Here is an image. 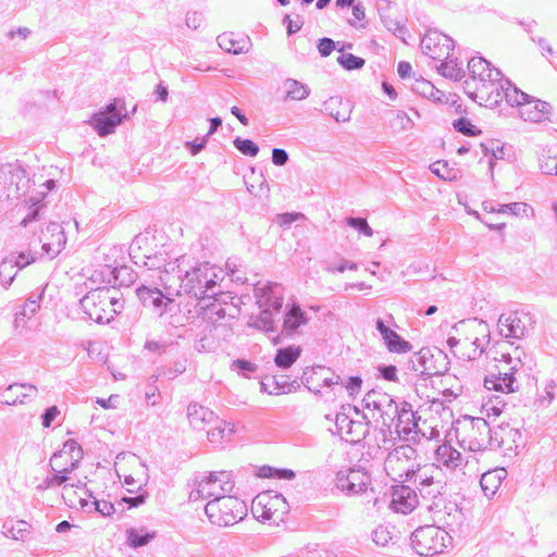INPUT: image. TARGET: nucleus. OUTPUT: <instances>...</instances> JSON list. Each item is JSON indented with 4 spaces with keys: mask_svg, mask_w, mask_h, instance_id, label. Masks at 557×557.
<instances>
[{
    "mask_svg": "<svg viewBox=\"0 0 557 557\" xmlns=\"http://www.w3.org/2000/svg\"><path fill=\"white\" fill-rule=\"evenodd\" d=\"M218 44L222 49L234 54L247 52L251 46L249 37L238 29L223 32L218 37Z\"/></svg>",
    "mask_w": 557,
    "mask_h": 557,
    "instance_id": "c85d7f7f",
    "label": "nucleus"
},
{
    "mask_svg": "<svg viewBox=\"0 0 557 557\" xmlns=\"http://www.w3.org/2000/svg\"><path fill=\"white\" fill-rule=\"evenodd\" d=\"M136 295L141 305L151 310L158 318L178 311L175 299L170 294H164L158 287L141 285L136 288Z\"/></svg>",
    "mask_w": 557,
    "mask_h": 557,
    "instance_id": "f8f14e48",
    "label": "nucleus"
},
{
    "mask_svg": "<svg viewBox=\"0 0 557 557\" xmlns=\"http://www.w3.org/2000/svg\"><path fill=\"white\" fill-rule=\"evenodd\" d=\"M310 318L298 302L293 300L285 305L283 311V323L281 325V336L293 338L300 334V327L309 323Z\"/></svg>",
    "mask_w": 557,
    "mask_h": 557,
    "instance_id": "a211bd4d",
    "label": "nucleus"
},
{
    "mask_svg": "<svg viewBox=\"0 0 557 557\" xmlns=\"http://www.w3.org/2000/svg\"><path fill=\"white\" fill-rule=\"evenodd\" d=\"M412 90L434 102H442L445 99V94L423 77H418L414 79Z\"/></svg>",
    "mask_w": 557,
    "mask_h": 557,
    "instance_id": "a19ab883",
    "label": "nucleus"
},
{
    "mask_svg": "<svg viewBox=\"0 0 557 557\" xmlns=\"http://www.w3.org/2000/svg\"><path fill=\"white\" fill-rule=\"evenodd\" d=\"M411 547L420 556H433L443 553L451 543V536L440 527L423 525L410 536Z\"/></svg>",
    "mask_w": 557,
    "mask_h": 557,
    "instance_id": "423d86ee",
    "label": "nucleus"
},
{
    "mask_svg": "<svg viewBox=\"0 0 557 557\" xmlns=\"http://www.w3.org/2000/svg\"><path fill=\"white\" fill-rule=\"evenodd\" d=\"M339 384L346 388L350 397H355L361 391L362 379L359 375L349 376L346 382L341 380Z\"/></svg>",
    "mask_w": 557,
    "mask_h": 557,
    "instance_id": "052dcab7",
    "label": "nucleus"
},
{
    "mask_svg": "<svg viewBox=\"0 0 557 557\" xmlns=\"http://www.w3.org/2000/svg\"><path fill=\"white\" fill-rule=\"evenodd\" d=\"M187 418L195 431H206L214 421H218V416L212 410L198 403L188 405Z\"/></svg>",
    "mask_w": 557,
    "mask_h": 557,
    "instance_id": "c756f323",
    "label": "nucleus"
},
{
    "mask_svg": "<svg viewBox=\"0 0 557 557\" xmlns=\"http://www.w3.org/2000/svg\"><path fill=\"white\" fill-rule=\"evenodd\" d=\"M425 357L428 359L423 360L424 366H422L423 370H421V380L425 381L429 377L435 375H444L449 370V358L446 352L438 348H430L425 347Z\"/></svg>",
    "mask_w": 557,
    "mask_h": 557,
    "instance_id": "5701e85b",
    "label": "nucleus"
},
{
    "mask_svg": "<svg viewBox=\"0 0 557 557\" xmlns=\"http://www.w3.org/2000/svg\"><path fill=\"white\" fill-rule=\"evenodd\" d=\"M470 78L466 83L467 95L480 106L494 107L503 100L505 81L502 73L481 57L469 62Z\"/></svg>",
    "mask_w": 557,
    "mask_h": 557,
    "instance_id": "f257e3e1",
    "label": "nucleus"
},
{
    "mask_svg": "<svg viewBox=\"0 0 557 557\" xmlns=\"http://www.w3.org/2000/svg\"><path fill=\"white\" fill-rule=\"evenodd\" d=\"M419 504L416 490L408 485L399 484L393 486L391 507L401 513L411 512Z\"/></svg>",
    "mask_w": 557,
    "mask_h": 557,
    "instance_id": "a878e982",
    "label": "nucleus"
},
{
    "mask_svg": "<svg viewBox=\"0 0 557 557\" xmlns=\"http://www.w3.org/2000/svg\"><path fill=\"white\" fill-rule=\"evenodd\" d=\"M370 483L369 473L361 468H349L336 473V487L347 496L366 492Z\"/></svg>",
    "mask_w": 557,
    "mask_h": 557,
    "instance_id": "dca6fc26",
    "label": "nucleus"
},
{
    "mask_svg": "<svg viewBox=\"0 0 557 557\" xmlns=\"http://www.w3.org/2000/svg\"><path fill=\"white\" fill-rule=\"evenodd\" d=\"M42 290L40 293H32L23 305L16 308L14 314V326L25 327L27 319H30L40 308V300Z\"/></svg>",
    "mask_w": 557,
    "mask_h": 557,
    "instance_id": "473e14b6",
    "label": "nucleus"
},
{
    "mask_svg": "<svg viewBox=\"0 0 557 557\" xmlns=\"http://www.w3.org/2000/svg\"><path fill=\"white\" fill-rule=\"evenodd\" d=\"M230 296L223 293V296H214L211 297L210 300L202 301L203 306L201 307L205 312L203 317L211 323H216L219 320H222L226 315V311L223 308V304H227Z\"/></svg>",
    "mask_w": 557,
    "mask_h": 557,
    "instance_id": "f704fd0d",
    "label": "nucleus"
},
{
    "mask_svg": "<svg viewBox=\"0 0 557 557\" xmlns=\"http://www.w3.org/2000/svg\"><path fill=\"white\" fill-rule=\"evenodd\" d=\"M284 91H285V99L289 100H302L308 96V89L307 87L295 81V79H286L284 83Z\"/></svg>",
    "mask_w": 557,
    "mask_h": 557,
    "instance_id": "c03bdc74",
    "label": "nucleus"
},
{
    "mask_svg": "<svg viewBox=\"0 0 557 557\" xmlns=\"http://www.w3.org/2000/svg\"><path fill=\"white\" fill-rule=\"evenodd\" d=\"M366 10L363 7L357 4L352 7V17L349 20V24L355 27H363L366 23Z\"/></svg>",
    "mask_w": 557,
    "mask_h": 557,
    "instance_id": "0e129e2a",
    "label": "nucleus"
},
{
    "mask_svg": "<svg viewBox=\"0 0 557 557\" xmlns=\"http://www.w3.org/2000/svg\"><path fill=\"white\" fill-rule=\"evenodd\" d=\"M233 488L234 482L230 472L213 471L197 481V487L190 492L189 498L191 500L199 498L218 499V497L231 493Z\"/></svg>",
    "mask_w": 557,
    "mask_h": 557,
    "instance_id": "9d476101",
    "label": "nucleus"
},
{
    "mask_svg": "<svg viewBox=\"0 0 557 557\" xmlns=\"http://www.w3.org/2000/svg\"><path fill=\"white\" fill-rule=\"evenodd\" d=\"M440 476H442V473L438 467L434 465H425L421 467L418 465L410 474V481L414 483L416 488L420 493V488L430 486L431 483Z\"/></svg>",
    "mask_w": 557,
    "mask_h": 557,
    "instance_id": "72a5a7b5",
    "label": "nucleus"
},
{
    "mask_svg": "<svg viewBox=\"0 0 557 557\" xmlns=\"http://www.w3.org/2000/svg\"><path fill=\"white\" fill-rule=\"evenodd\" d=\"M60 246H28L17 257L5 258L0 263V283L8 288L16 273L15 268L23 269L34 262L51 261L61 253Z\"/></svg>",
    "mask_w": 557,
    "mask_h": 557,
    "instance_id": "7ed1b4c3",
    "label": "nucleus"
},
{
    "mask_svg": "<svg viewBox=\"0 0 557 557\" xmlns=\"http://www.w3.org/2000/svg\"><path fill=\"white\" fill-rule=\"evenodd\" d=\"M425 354H428V351H425V347H423L414 352L406 363V369L414 373L419 379H421V370H423L422 366H424L423 360L428 359Z\"/></svg>",
    "mask_w": 557,
    "mask_h": 557,
    "instance_id": "09e8293b",
    "label": "nucleus"
},
{
    "mask_svg": "<svg viewBox=\"0 0 557 557\" xmlns=\"http://www.w3.org/2000/svg\"><path fill=\"white\" fill-rule=\"evenodd\" d=\"M276 283H268L263 287H256L255 294L260 312L256 318L253 325L264 332H274V313L278 312V296L275 289Z\"/></svg>",
    "mask_w": 557,
    "mask_h": 557,
    "instance_id": "1a4fd4ad",
    "label": "nucleus"
},
{
    "mask_svg": "<svg viewBox=\"0 0 557 557\" xmlns=\"http://www.w3.org/2000/svg\"><path fill=\"white\" fill-rule=\"evenodd\" d=\"M550 112L548 102L532 97L519 114L524 121L541 123L548 120Z\"/></svg>",
    "mask_w": 557,
    "mask_h": 557,
    "instance_id": "7c9ffc66",
    "label": "nucleus"
},
{
    "mask_svg": "<svg viewBox=\"0 0 557 557\" xmlns=\"http://www.w3.org/2000/svg\"><path fill=\"white\" fill-rule=\"evenodd\" d=\"M391 127L394 133H403L412 129L413 121L406 112H398L391 120Z\"/></svg>",
    "mask_w": 557,
    "mask_h": 557,
    "instance_id": "de8ad7c7",
    "label": "nucleus"
},
{
    "mask_svg": "<svg viewBox=\"0 0 557 557\" xmlns=\"http://www.w3.org/2000/svg\"><path fill=\"white\" fill-rule=\"evenodd\" d=\"M116 100L107 107V110L94 116V126L99 135L104 136L110 134L113 128L121 123L122 117L116 110Z\"/></svg>",
    "mask_w": 557,
    "mask_h": 557,
    "instance_id": "2f4dec72",
    "label": "nucleus"
},
{
    "mask_svg": "<svg viewBox=\"0 0 557 557\" xmlns=\"http://www.w3.org/2000/svg\"><path fill=\"white\" fill-rule=\"evenodd\" d=\"M205 512L212 524L230 527L244 519L247 515V506L238 497L223 495L218 499L209 500Z\"/></svg>",
    "mask_w": 557,
    "mask_h": 557,
    "instance_id": "39448f33",
    "label": "nucleus"
},
{
    "mask_svg": "<svg viewBox=\"0 0 557 557\" xmlns=\"http://www.w3.org/2000/svg\"><path fill=\"white\" fill-rule=\"evenodd\" d=\"M51 173L39 174L33 181V189L30 190L29 200L36 205L41 202L47 194L55 187V181L50 176Z\"/></svg>",
    "mask_w": 557,
    "mask_h": 557,
    "instance_id": "c9c22d12",
    "label": "nucleus"
},
{
    "mask_svg": "<svg viewBox=\"0 0 557 557\" xmlns=\"http://www.w3.org/2000/svg\"><path fill=\"white\" fill-rule=\"evenodd\" d=\"M156 531H148L146 528H131L126 530V543L131 548H139L149 544L156 539Z\"/></svg>",
    "mask_w": 557,
    "mask_h": 557,
    "instance_id": "58836bf2",
    "label": "nucleus"
},
{
    "mask_svg": "<svg viewBox=\"0 0 557 557\" xmlns=\"http://www.w3.org/2000/svg\"><path fill=\"white\" fill-rule=\"evenodd\" d=\"M516 367H511L509 372H491L484 377V387L488 391H496L502 393H513L518 391L519 385L515 376Z\"/></svg>",
    "mask_w": 557,
    "mask_h": 557,
    "instance_id": "393cba45",
    "label": "nucleus"
},
{
    "mask_svg": "<svg viewBox=\"0 0 557 557\" xmlns=\"http://www.w3.org/2000/svg\"><path fill=\"white\" fill-rule=\"evenodd\" d=\"M395 419V431L400 438L409 441L414 440L418 436V422L420 420V416H418L413 410L410 403H399Z\"/></svg>",
    "mask_w": 557,
    "mask_h": 557,
    "instance_id": "6ab92c4d",
    "label": "nucleus"
},
{
    "mask_svg": "<svg viewBox=\"0 0 557 557\" xmlns=\"http://www.w3.org/2000/svg\"><path fill=\"white\" fill-rule=\"evenodd\" d=\"M212 424L214 425L207 429L206 432L209 442L215 446L220 445L226 436H230L234 432L232 428L226 429V422L219 418L218 421H214Z\"/></svg>",
    "mask_w": 557,
    "mask_h": 557,
    "instance_id": "37998d69",
    "label": "nucleus"
},
{
    "mask_svg": "<svg viewBox=\"0 0 557 557\" xmlns=\"http://www.w3.org/2000/svg\"><path fill=\"white\" fill-rule=\"evenodd\" d=\"M525 444L524 437L518 428L509 423H500L492 431V450L503 449L507 456L518 455Z\"/></svg>",
    "mask_w": 557,
    "mask_h": 557,
    "instance_id": "4468645a",
    "label": "nucleus"
},
{
    "mask_svg": "<svg viewBox=\"0 0 557 557\" xmlns=\"http://www.w3.org/2000/svg\"><path fill=\"white\" fill-rule=\"evenodd\" d=\"M492 431L485 419L467 417L456 429V436L463 449L473 453L492 450Z\"/></svg>",
    "mask_w": 557,
    "mask_h": 557,
    "instance_id": "20e7f679",
    "label": "nucleus"
},
{
    "mask_svg": "<svg viewBox=\"0 0 557 557\" xmlns=\"http://www.w3.org/2000/svg\"><path fill=\"white\" fill-rule=\"evenodd\" d=\"M69 480V476L62 471H57L52 476H47L44 482L37 486L38 490H48L53 486H60Z\"/></svg>",
    "mask_w": 557,
    "mask_h": 557,
    "instance_id": "13d9d810",
    "label": "nucleus"
},
{
    "mask_svg": "<svg viewBox=\"0 0 557 557\" xmlns=\"http://www.w3.org/2000/svg\"><path fill=\"white\" fill-rule=\"evenodd\" d=\"M482 211L485 223L491 227L499 228L511 218L528 219V212L532 210L524 202L500 205L498 208L492 202H484Z\"/></svg>",
    "mask_w": 557,
    "mask_h": 557,
    "instance_id": "ddd939ff",
    "label": "nucleus"
},
{
    "mask_svg": "<svg viewBox=\"0 0 557 557\" xmlns=\"http://www.w3.org/2000/svg\"><path fill=\"white\" fill-rule=\"evenodd\" d=\"M503 98H505L510 106L517 107L520 113L532 97L513 86L510 82L505 81Z\"/></svg>",
    "mask_w": 557,
    "mask_h": 557,
    "instance_id": "79ce46f5",
    "label": "nucleus"
},
{
    "mask_svg": "<svg viewBox=\"0 0 557 557\" xmlns=\"http://www.w3.org/2000/svg\"><path fill=\"white\" fill-rule=\"evenodd\" d=\"M301 347L289 345L281 348V370L290 368L301 355Z\"/></svg>",
    "mask_w": 557,
    "mask_h": 557,
    "instance_id": "49530a36",
    "label": "nucleus"
},
{
    "mask_svg": "<svg viewBox=\"0 0 557 557\" xmlns=\"http://www.w3.org/2000/svg\"><path fill=\"white\" fill-rule=\"evenodd\" d=\"M301 383L312 393H321L322 387L339 385L341 376L324 366L306 368L301 376Z\"/></svg>",
    "mask_w": 557,
    "mask_h": 557,
    "instance_id": "f3484780",
    "label": "nucleus"
},
{
    "mask_svg": "<svg viewBox=\"0 0 557 557\" xmlns=\"http://www.w3.org/2000/svg\"><path fill=\"white\" fill-rule=\"evenodd\" d=\"M362 404L364 408L376 411L383 424L394 422L399 406L392 395L376 389L368 392L362 399Z\"/></svg>",
    "mask_w": 557,
    "mask_h": 557,
    "instance_id": "2eb2a0df",
    "label": "nucleus"
},
{
    "mask_svg": "<svg viewBox=\"0 0 557 557\" xmlns=\"http://www.w3.org/2000/svg\"><path fill=\"white\" fill-rule=\"evenodd\" d=\"M422 48L426 55L433 60H447L454 49V42L447 35L432 30L424 35Z\"/></svg>",
    "mask_w": 557,
    "mask_h": 557,
    "instance_id": "aec40b11",
    "label": "nucleus"
},
{
    "mask_svg": "<svg viewBox=\"0 0 557 557\" xmlns=\"http://www.w3.org/2000/svg\"><path fill=\"white\" fill-rule=\"evenodd\" d=\"M260 391L269 395H278V380L276 375L263 377L260 382Z\"/></svg>",
    "mask_w": 557,
    "mask_h": 557,
    "instance_id": "680f3d73",
    "label": "nucleus"
},
{
    "mask_svg": "<svg viewBox=\"0 0 557 557\" xmlns=\"http://www.w3.org/2000/svg\"><path fill=\"white\" fill-rule=\"evenodd\" d=\"M339 54L337 57V62L347 70H356L360 69L364 64V60L361 58H358L349 52H346L344 50L338 51Z\"/></svg>",
    "mask_w": 557,
    "mask_h": 557,
    "instance_id": "8fccbe9b",
    "label": "nucleus"
},
{
    "mask_svg": "<svg viewBox=\"0 0 557 557\" xmlns=\"http://www.w3.org/2000/svg\"><path fill=\"white\" fill-rule=\"evenodd\" d=\"M436 459L449 469H456L462 465L461 454L449 444H442L437 447Z\"/></svg>",
    "mask_w": 557,
    "mask_h": 557,
    "instance_id": "4c0bfd02",
    "label": "nucleus"
},
{
    "mask_svg": "<svg viewBox=\"0 0 557 557\" xmlns=\"http://www.w3.org/2000/svg\"><path fill=\"white\" fill-rule=\"evenodd\" d=\"M417 450L411 445H400L388 453L384 461V470L395 482L410 481V474L419 463L417 460Z\"/></svg>",
    "mask_w": 557,
    "mask_h": 557,
    "instance_id": "0eeeda50",
    "label": "nucleus"
},
{
    "mask_svg": "<svg viewBox=\"0 0 557 557\" xmlns=\"http://www.w3.org/2000/svg\"><path fill=\"white\" fill-rule=\"evenodd\" d=\"M32 533V525L24 520L7 521L3 524V534L15 541H27Z\"/></svg>",
    "mask_w": 557,
    "mask_h": 557,
    "instance_id": "ea45409f",
    "label": "nucleus"
},
{
    "mask_svg": "<svg viewBox=\"0 0 557 557\" xmlns=\"http://www.w3.org/2000/svg\"><path fill=\"white\" fill-rule=\"evenodd\" d=\"M446 491V483L442 480V476L437 478L428 487L420 488V496L425 503V508L430 511L441 512L442 509L447 510L448 507L445 505L444 493ZM456 505H450L449 510Z\"/></svg>",
    "mask_w": 557,
    "mask_h": 557,
    "instance_id": "b1692460",
    "label": "nucleus"
},
{
    "mask_svg": "<svg viewBox=\"0 0 557 557\" xmlns=\"http://www.w3.org/2000/svg\"><path fill=\"white\" fill-rule=\"evenodd\" d=\"M393 532L388 525H379L372 532V540L379 546H386L393 541Z\"/></svg>",
    "mask_w": 557,
    "mask_h": 557,
    "instance_id": "3c124183",
    "label": "nucleus"
},
{
    "mask_svg": "<svg viewBox=\"0 0 557 557\" xmlns=\"http://www.w3.org/2000/svg\"><path fill=\"white\" fill-rule=\"evenodd\" d=\"M234 146L245 156L255 157L259 148L258 146L250 139L237 137L234 140Z\"/></svg>",
    "mask_w": 557,
    "mask_h": 557,
    "instance_id": "4d7b16f0",
    "label": "nucleus"
},
{
    "mask_svg": "<svg viewBox=\"0 0 557 557\" xmlns=\"http://www.w3.org/2000/svg\"><path fill=\"white\" fill-rule=\"evenodd\" d=\"M222 271L211 265L209 262H201L185 271L182 278V288L190 297L199 301L210 300L214 296H223V292L218 284Z\"/></svg>",
    "mask_w": 557,
    "mask_h": 557,
    "instance_id": "f03ea898",
    "label": "nucleus"
},
{
    "mask_svg": "<svg viewBox=\"0 0 557 557\" xmlns=\"http://www.w3.org/2000/svg\"><path fill=\"white\" fill-rule=\"evenodd\" d=\"M285 22L288 35L295 34L298 30H300L304 24L302 17L298 14H296L295 16L286 15Z\"/></svg>",
    "mask_w": 557,
    "mask_h": 557,
    "instance_id": "774afa93",
    "label": "nucleus"
},
{
    "mask_svg": "<svg viewBox=\"0 0 557 557\" xmlns=\"http://www.w3.org/2000/svg\"><path fill=\"white\" fill-rule=\"evenodd\" d=\"M438 72L446 77L457 78L460 76V69L454 60H444L438 66Z\"/></svg>",
    "mask_w": 557,
    "mask_h": 557,
    "instance_id": "bf43d9fd",
    "label": "nucleus"
},
{
    "mask_svg": "<svg viewBox=\"0 0 557 557\" xmlns=\"http://www.w3.org/2000/svg\"><path fill=\"white\" fill-rule=\"evenodd\" d=\"M358 265L355 262L347 261L345 259H342L337 264L334 263H326L325 270L327 272H344L345 270H357Z\"/></svg>",
    "mask_w": 557,
    "mask_h": 557,
    "instance_id": "69168bd1",
    "label": "nucleus"
},
{
    "mask_svg": "<svg viewBox=\"0 0 557 557\" xmlns=\"http://www.w3.org/2000/svg\"><path fill=\"white\" fill-rule=\"evenodd\" d=\"M535 325L534 315L524 310L519 309L500 314L497 321L499 334L504 337L522 338L527 336Z\"/></svg>",
    "mask_w": 557,
    "mask_h": 557,
    "instance_id": "9b49d317",
    "label": "nucleus"
},
{
    "mask_svg": "<svg viewBox=\"0 0 557 557\" xmlns=\"http://www.w3.org/2000/svg\"><path fill=\"white\" fill-rule=\"evenodd\" d=\"M506 478L504 468L494 469L482 474L480 485L484 495L488 498L493 497Z\"/></svg>",
    "mask_w": 557,
    "mask_h": 557,
    "instance_id": "e433bc0d",
    "label": "nucleus"
},
{
    "mask_svg": "<svg viewBox=\"0 0 557 557\" xmlns=\"http://www.w3.org/2000/svg\"><path fill=\"white\" fill-rule=\"evenodd\" d=\"M231 369L237 371L243 376L249 377L250 373L256 372L257 364L246 359H236L233 360Z\"/></svg>",
    "mask_w": 557,
    "mask_h": 557,
    "instance_id": "6e6d98bb",
    "label": "nucleus"
},
{
    "mask_svg": "<svg viewBox=\"0 0 557 557\" xmlns=\"http://www.w3.org/2000/svg\"><path fill=\"white\" fill-rule=\"evenodd\" d=\"M103 250L101 251V246L98 247L97 252H101V257H96L97 259H101L100 265L103 268L101 272L107 273L106 263H113L114 260H123L122 249L117 246H102Z\"/></svg>",
    "mask_w": 557,
    "mask_h": 557,
    "instance_id": "a18cd8bd",
    "label": "nucleus"
},
{
    "mask_svg": "<svg viewBox=\"0 0 557 557\" xmlns=\"http://www.w3.org/2000/svg\"><path fill=\"white\" fill-rule=\"evenodd\" d=\"M431 171L442 180H453L455 177L454 169L447 161L438 160L431 165Z\"/></svg>",
    "mask_w": 557,
    "mask_h": 557,
    "instance_id": "5fc2aeb1",
    "label": "nucleus"
},
{
    "mask_svg": "<svg viewBox=\"0 0 557 557\" xmlns=\"http://www.w3.org/2000/svg\"><path fill=\"white\" fill-rule=\"evenodd\" d=\"M335 425L346 442L357 444L369 434L371 421H354L345 413H337Z\"/></svg>",
    "mask_w": 557,
    "mask_h": 557,
    "instance_id": "412c9836",
    "label": "nucleus"
},
{
    "mask_svg": "<svg viewBox=\"0 0 557 557\" xmlns=\"http://www.w3.org/2000/svg\"><path fill=\"white\" fill-rule=\"evenodd\" d=\"M375 327L381 334L384 344L389 352L406 354L412 350V345L408 341L404 339L395 331L391 330L383 319H376Z\"/></svg>",
    "mask_w": 557,
    "mask_h": 557,
    "instance_id": "cd10ccee",
    "label": "nucleus"
},
{
    "mask_svg": "<svg viewBox=\"0 0 557 557\" xmlns=\"http://www.w3.org/2000/svg\"><path fill=\"white\" fill-rule=\"evenodd\" d=\"M106 271L100 272L102 281L114 286H128L134 282L135 274L131 268L123 264L120 260L113 263H106Z\"/></svg>",
    "mask_w": 557,
    "mask_h": 557,
    "instance_id": "bb28decb",
    "label": "nucleus"
},
{
    "mask_svg": "<svg viewBox=\"0 0 557 557\" xmlns=\"http://www.w3.org/2000/svg\"><path fill=\"white\" fill-rule=\"evenodd\" d=\"M37 387L29 383H13L0 391V404L16 406L26 404L37 395Z\"/></svg>",
    "mask_w": 557,
    "mask_h": 557,
    "instance_id": "4be33fe9",
    "label": "nucleus"
},
{
    "mask_svg": "<svg viewBox=\"0 0 557 557\" xmlns=\"http://www.w3.org/2000/svg\"><path fill=\"white\" fill-rule=\"evenodd\" d=\"M557 387V382L555 380H549L544 387V395L540 396L537 401L543 406H548L555 399V388Z\"/></svg>",
    "mask_w": 557,
    "mask_h": 557,
    "instance_id": "e2e57ef3",
    "label": "nucleus"
},
{
    "mask_svg": "<svg viewBox=\"0 0 557 557\" xmlns=\"http://www.w3.org/2000/svg\"><path fill=\"white\" fill-rule=\"evenodd\" d=\"M79 305L87 319L98 324L109 323L117 314V309L110 306V289L107 287L91 289Z\"/></svg>",
    "mask_w": 557,
    "mask_h": 557,
    "instance_id": "6e6552de",
    "label": "nucleus"
},
{
    "mask_svg": "<svg viewBox=\"0 0 557 557\" xmlns=\"http://www.w3.org/2000/svg\"><path fill=\"white\" fill-rule=\"evenodd\" d=\"M392 424L393 423H387V424H381V426L377 429H375V431L377 432V435H376V438H375V442H376V446L379 448H385V449H388L389 447L387 446V444H389L392 442Z\"/></svg>",
    "mask_w": 557,
    "mask_h": 557,
    "instance_id": "603ef678",
    "label": "nucleus"
},
{
    "mask_svg": "<svg viewBox=\"0 0 557 557\" xmlns=\"http://www.w3.org/2000/svg\"><path fill=\"white\" fill-rule=\"evenodd\" d=\"M92 505L95 506V510L103 517H110L115 512L114 505L111 502L95 499Z\"/></svg>",
    "mask_w": 557,
    "mask_h": 557,
    "instance_id": "338daca9",
    "label": "nucleus"
},
{
    "mask_svg": "<svg viewBox=\"0 0 557 557\" xmlns=\"http://www.w3.org/2000/svg\"><path fill=\"white\" fill-rule=\"evenodd\" d=\"M454 127L463 135L478 136L481 134V129L466 117H460L454 122Z\"/></svg>",
    "mask_w": 557,
    "mask_h": 557,
    "instance_id": "864d4df0",
    "label": "nucleus"
}]
</instances>
